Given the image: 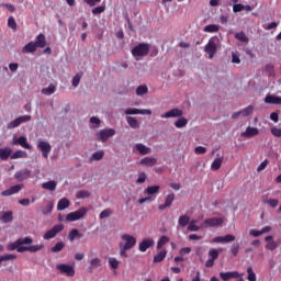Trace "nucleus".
<instances>
[{
	"mask_svg": "<svg viewBox=\"0 0 281 281\" xmlns=\"http://www.w3.org/2000/svg\"><path fill=\"white\" fill-rule=\"evenodd\" d=\"M266 104H281V97H276L273 94H267L265 98Z\"/></svg>",
	"mask_w": 281,
	"mask_h": 281,
	"instance_id": "nucleus-24",
	"label": "nucleus"
},
{
	"mask_svg": "<svg viewBox=\"0 0 281 281\" xmlns=\"http://www.w3.org/2000/svg\"><path fill=\"white\" fill-rule=\"evenodd\" d=\"M235 38L240 41V43H249V37L245 34V32H238L235 34Z\"/></svg>",
	"mask_w": 281,
	"mask_h": 281,
	"instance_id": "nucleus-40",
	"label": "nucleus"
},
{
	"mask_svg": "<svg viewBox=\"0 0 281 281\" xmlns=\"http://www.w3.org/2000/svg\"><path fill=\"white\" fill-rule=\"evenodd\" d=\"M199 229H202L201 226H196V220H192L189 222L188 232H199Z\"/></svg>",
	"mask_w": 281,
	"mask_h": 281,
	"instance_id": "nucleus-48",
	"label": "nucleus"
},
{
	"mask_svg": "<svg viewBox=\"0 0 281 281\" xmlns=\"http://www.w3.org/2000/svg\"><path fill=\"white\" fill-rule=\"evenodd\" d=\"M173 202H175V193H170L167 195L165 200V204H160L158 206V210L164 211L166 210V207H170V205H172Z\"/></svg>",
	"mask_w": 281,
	"mask_h": 281,
	"instance_id": "nucleus-21",
	"label": "nucleus"
},
{
	"mask_svg": "<svg viewBox=\"0 0 281 281\" xmlns=\"http://www.w3.org/2000/svg\"><path fill=\"white\" fill-rule=\"evenodd\" d=\"M136 150H138L140 155H148L150 153V148L146 147V145L142 143L136 144Z\"/></svg>",
	"mask_w": 281,
	"mask_h": 281,
	"instance_id": "nucleus-33",
	"label": "nucleus"
},
{
	"mask_svg": "<svg viewBox=\"0 0 281 281\" xmlns=\"http://www.w3.org/2000/svg\"><path fill=\"white\" fill-rule=\"evenodd\" d=\"M139 165L147 166L148 168H153V166L157 165V159L150 158V157H145V158L140 159Z\"/></svg>",
	"mask_w": 281,
	"mask_h": 281,
	"instance_id": "nucleus-25",
	"label": "nucleus"
},
{
	"mask_svg": "<svg viewBox=\"0 0 281 281\" xmlns=\"http://www.w3.org/2000/svg\"><path fill=\"white\" fill-rule=\"evenodd\" d=\"M69 207V199L63 198L57 203V210L58 212H63V210H67Z\"/></svg>",
	"mask_w": 281,
	"mask_h": 281,
	"instance_id": "nucleus-27",
	"label": "nucleus"
},
{
	"mask_svg": "<svg viewBox=\"0 0 281 281\" xmlns=\"http://www.w3.org/2000/svg\"><path fill=\"white\" fill-rule=\"evenodd\" d=\"M27 158V153L23 150H16L11 155V159H25Z\"/></svg>",
	"mask_w": 281,
	"mask_h": 281,
	"instance_id": "nucleus-35",
	"label": "nucleus"
},
{
	"mask_svg": "<svg viewBox=\"0 0 281 281\" xmlns=\"http://www.w3.org/2000/svg\"><path fill=\"white\" fill-rule=\"evenodd\" d=\"M54 210V202H50L44 210L43 214H52V211Z\"/></svg>",
	"mask_w": 281,
	"mask_h": 281,
	"instance_id": "nucleus-62",
	"label": "nucleus"
},
{
	"mask_svg": "<svg viewBox=\"0 0 281 281\" xmlns=\"http://www.w3.org/2000/svg\"><path fill=\"white\" fill-rule=\"evenodd\" d=\"M247 273H248V277H247L248 281H256L257 280L256 272H254L252 267L247 268Z\"/></svg>",
	"mask_w": 281,
	"mask_h": 281,
	"instance_id": "nucleus-50",
	"label": "nucleus"
},
{
	"mask_svg": "<svg viewBox=\"0 0 281 281\" xmlns=\"http://www.w3.org/2000/svg\"><path fill=\"white\" fill-rule=\"evenodd\" d=\"M195 155H205L207 153V148L203 146H198L194 148Z\"/></svg>",
	"mask_w": 281,
	"mask_h": 281,
	"instance_id": "nucleus-56",
	"label": "nucleus"
},
{
	"mask_svg": "<svg viewBox=\"0 0 281 281\" xmlns=\"http://www.w3.org/2000/svg\"><path fill=\"white\" fill-rule=\"evenodd\" d=\"M223 225V217H211L206 218L201 225L202 229H207V227H218Z\"/></svg>",
	"mask_w": 281,
	"mask_h": 281,
	"instance_id": "nucleus-8",
	"label": "nucleus"
},
{
	"mask_svg": "<svg viewBox=\"0 0 281 281\" xmlns=\"http://www.w3.org/2000/svg\"><path fill=\"white\" fill-rule=\"evenodd\" d=\"M42 249H45V245H43V244H37V245L29 246V251L31 254H36V251H41Z\"/></svg>",
	"mask_w": 281,
	"mask_h": 281,
	"instance_id": "nucleus-45",
	"label": "nucleus"
},
{
	"mask_svg": "<svg viewBox=\"0 0 281 281\" xmlns=\"http://www.w3.org/2000/svg\"><path fill=\"white\" fill-rule=\"evenodd\" d=\"M168 243H170V238L168 236H161L158 239L157 249H161V247H164V245H168Z\"/></svg>",
	"mask_w": 281,
	"mask_h": 281,
	"instance_id": "nucleus-43",
	"label": "nucleus"
},
{
	"mask_svg": "<svg viewBox=\"0 0 281 281\" xmlns=\"http://www.w3.org/2000/svg\"><path fill=\"white\" fill-rule=\"evenodd\" d=\"M243 10H245V4L237 3L233 5L234 12H243Z\"/></svg>",
	"mask_w": 281,
	"mask_h": 281,
	"instance_id": "nucleus-63",
	"label": "nucleus"
},
{
	"mask_svg": "<svg viewBox=\"0 0 281 281\" xmlns=\"http://www.w3.org/2000/svg\"><path fill=\"white\" fill-rule=\"evenodd\" d=\"M243 117H247L248 115H251L254 113V105H248L244 110L239 112Z\"/></svg>",
	"mask_w": 281,
	"mask_h": 281,
	"instance_id": "nucleus-47",
	"label": "nucleus"
},
{
	"mask_svg": "<svg viewBox=\"0 0 281 281\" xmlns=\"http://www.w3.org/2000/svg\"><path fill=\"white\" fill-rule=\"evenodd\" d=\"M16 144L26 150H32V145L27 143V137L25 136H20L13 140V145L16 146Z\"/></svg>",
	"mask_w": 281,
	"mask_h": 281,
	"instance_id": "nucleus-17",
	"label": "nucleus"
},
{
	"mask_svg": "<svg viewBox=\"0 0 281 281\" xmlns=\"http://www.w3.org/2000/svg\"><path fill=\"white\" fill-rule=\"evenodd\" d=\"M10 157H12V149L11 148H0V159L2 161H7V159H9Z\"/></svg>",
	"mask_w": 281,
	"mask_h": 281,
	"instance_id": "nucleus-26",
	"label": "nucleus"
},
{
	"mask_svg": "<svg viewBox=\"0 0 281 281\" xmlns=\"http://www.w3.org/2000/svg\"><path fill=\"white\" fill-rule=\"evenodd\" d=\"M178 223L180 227H186L190 223V216L188 215H182L179 217Z\"/></svg>",
	"mask_w": 281,
	"mask_h": 281,
	"instance_id": "nucleus-44",
	"label": "nucleus"
},
{
	"mask_svg": "<svg viewBox=\"0 0 281 281\" xmlns=\"http://www.w3.org/2000/svg\"><path fill=\"white\" fill-rule=\"evenodd\" d=\"M8 25L11 27V30H16V20H14V16H10L8 19Z\"/></svg>",
	"mask_w": 281,
	"mask_h": 281,
	"instance_id": "nucleus-58",
	"label": "nucleus"
},
{
	"mask_svg": "<svg viewBox=\"0 0 281 281\" xmlns=\"http://www.w3.org/2000/svg\"><path fill=\"white\" fill-rule=\"evenodd\" d=\"M30 177H32V171H30V169L20 170L14 173V179H16V181H25V179H30Z\"/></svg>",
	"mask_w": 281,
	"mask_h": 281,
	"instance_id": "nucleus-15",
	"label": "nucleus"
},
{
	"mask_svg": "<svg viewBox=\"0 0 281 281\" xmlns=\"http://www.w3.org/2000/svg\"><path fill=\"white\" fill-rule=\"evenodd\" d=\"M260 135V130L258 127L248 126L245 132L240 134V137H246L247 139Z\"/></svg>",
	"mask_w": 281,
	"mask_h": 281,
	"instance_id": "nucleus-14",
	"label": "nucleus"
},
{
	"mask_svg": "<svg viewBox=\"0 0 281 281\" xmlns=\"http://www.w3.org/2000/svg\"><path fill=\"white\" fill-rule=\"evenodd\" d=\"M148 52H150V45L140 43L132 48V56H134V58H140L142 56H148Z\"/></svg>",
	"mask_w": 281,
	"mask_h": 281,
	"instance_id": "nucleus-1",
	"label": "nucleus"
},
{
	"mask_svg": "<svg viewBox=\"0 0 281 281\" xmlns=\"http://www.w3.org/2000/svg\"><path fill=\"white\" fill-rule=\"evenodd\" d=\"M148 93V87L147 86H138L136 88V95H146Z\"/></svg>",
	"mask_w": 281,
	"mask_h": 281,
	"instance_id": "nucleus-51",
	"label": "nucleus"
},
{
	"mask_svg": "<svg viewBox=\"0 0 281 281\" xmlns=\"http://www.w3.org/2000/svg\"><path fill=\"white\" fill-rule=\"evenodd\" d=\"M159 186L147 187L144 193L148 194L149 196H153V194H157L159 192Z\"/></svg>",
	"mask_w": 281,
	"mask_h": 281,
	"instance_id": "nucleus-36",
	"label": "nucleus"
},
{
	"mask_svg": "<svg viewBox=\"0 0 281 281\" xmlns=\"http://www.w3.org/2000/svg\"><path fill=\"white\" fill-rule=\"evenodd\" d=\"M23 190V184H15L1 192V196H12V194H19Z\"/></svg>",
	"mask_w": 281,
	"mask_h": 281,
	"instance_id": "nucleus-13",
	"label": "nucleus"
},
{
	"mask_svg": "<svg viewBox=\"0 0 281 281\" xmlns=\"http://www.w3.org/2000/svg\"><path fill=\"white\" fill-rule=\"evenodd\" d=\"M221 166H223V157L215 158L211 164V170H221Z\"/></svg>",
	"mask_w": 281,
	"mask_h": 281,
	"instance_id": "nucleus-31",
	"label": "nucleus"
},
{
	"mask_svg": "<svg viewBox=\"0 0 281 281\" xmlns=\"http://www.w3.org/2000/svg\"><path fill=\"white\" fill-rule=\"evenodd\" d=\"M217 41H218V38L211 37L209 40L207 44L204 46V52H205V54H209L210 60H212V58H214V56L216 55V52L218 50V46L216 44Z\"/></svg>",
	"mask_w": 281,
	"mask_h": 281,
	"instance_id": "nucleus-2",
	"label": "nucleus"
},
{
	"mask_svg": "<svg viewBox=\"0 0 281 281\" xmlns=\"http://www.w3.org/2000/svg\"><path fill=\"white\" fill-rule=\"evenodd\" d=\"M103 157H104V151L101 150V151L93 153L91 159H93L94 161H100L101 159H103Z\"/></svg>",
	"mask_w": 281,
	"mask_h": 281,
	"instance_id": "nucleus-53",
	"label": "nucleus"
},
{
	"mask_svg": "<svg viewBox=\"0 0 281 281\" xmlns=\"http://www.w3.org/2000/svg\"><path fill=\"white\" fill-rule=\"evenodd\" d=\"M57 186L58 184L56 183V181L50 180V181L44 182L42 184V188H43V190H48L49 192H54L56 190Z\"/></svg>",
	"mask_w": 281,
	"mask_h": 281,
	"instance_id": "nucleus-28",
	"label": "nucleus"
},
{
	"mask_svg": "<svg viewBox=\"0 0 281 281\" xmlns=\"http://www.w3.org/2000/svg\"><path fill=\"white\" fill-rule=\"evenodd\" d=\"M36 49H38V46H36V43L30 42L22 48V53L23 54H34V52H36Z\"/></svg>",
	"mask_w": 281,
	"mask_h": 281,
	"instance_id": "nucleus-23",
	"label": "nucleus"
},
{
	"mask_svg": "<svg viewBox=\"0 0 281 281\" xmlns=\"http://www.w3.org/2000/svg\"><path fill=\"white\" fill-rule=\"evenodd\" d=\"M98 267H102V260L100 258L91 259L89 269H98Z\"/></svg>",
	"mask_w": 281,
	"mask_h": 281,
	"instance_id": "nucleus-39",
	"label": "nucleus"
},
{
	"mask_svg": "<svg viewBox=\"0 0 281 281\" xmlns=\"http://www.w3.org/2000/svg\"><path fill=\"white\" fill-rule=\"evenodd\" d=\"M37 148L41 150L42 156L44 157V159H48L49 153H52V145H49L48 142L38 140L37 142Z\"/></svg>",
	"mask_w": 281,
	"mask_h": 281,
	"instance_id": "nucleus-9",
	"label": "nucleus"
},
{
	"mask_svg": "<svg viewBox=\"0 0 281 281\" xmlns=\"http://www.w3.org/2000/svg\"><path fill=\"white\" fill-rule=\"evenodd\" d=\"M127 124L131 126V128H139V122H137V119L133 116H127Z\"/></svg>",
	"mask_w": 281,
	"mask_h": 281,
	"instance_id": "nucleus-41",
	"label": "nucleus"
},
{
	"mask_svg": "<svg viewBox=\"0 0 281 281\" xmlns=\"http://www.w3.org/2000/svg\"><path fill=\"white\" fill-rule=\"evenodd\" d=\"M220 27L216 24H209L204 27V32H207L210 34L214 33V32H218Z\"/></svg>",
	"mask_w": 281,
	"mask_h": 281,
	"instance_id": "nucleus-49",
	"label": "nucleus"
},
{
	"mask_svg": "<svg viewBox=\"0 0 281 281\" xmlns=\"http://www.w3.org/2000/svg\"><path fill=\"white\" fill-rule=\"evenodd\" d=\"M65 249V243L58 241L55 244L54 247L50 248L53 254H58V251H63Z\"/></svg>",
	"mask_w": 281,
	"mask_h": 281,
	"instance_id": "nucleus-38",
	"label": "nucleus"
},
{
	"mask_svg": "<svg viewBox=\"0 0 281 281\" xmlns=\"http://www.w3.org/2000/svg\"><path fill=\"white\" fill-rule=\"evenodd\" d=\"M76 238H78V228L71 229L68 234V240H70V243H74Z\"/></svg>",
	"mask_w": 281,
	"mask_h": 281,
	"instance_id": "nucleus-52",
	"label": "nucleus"
},
{
	"mask_svg": "<svg viewBox=\"0 0 281 281\" xmlns=\"http://www.w3.org/2000/svg\"><path fill=\"white\" fill-rule=\"evenodd\" d=\"M265 240L267 243L266 249H268L269 251H276V249H278V243L273 240V236H267Z\"/></svg>",
	"mask_w": 281,
	"mask_h": 281,
	"instance_id": "nucleus-20",
	"label": "nucleus"
},
{
	"mask_svg": "<svg viewBox=\"0 0 281 281\" xmlns=\"http://www.w3.org/2000/svg\"><path fill=\"white\" fill-rule=\"evenodd\" d=\"M86 214H87V209L81 207L78 211L68 213L66 215V221H68V223H74L76 221H80V218H83Z\"/></svg>",
	"mask_w": 281,
	"mask_h": 281,
	"instance_id": "nucleus-5",
	"label": "nucleus"
},
{
	"mask_svg": "<svg viewBox=\"0 0 281 281\" xmlns=\"http://www.w3.org/2000/svg\"><path fill=\"white\" fill-rule=\"evenodd\" d=\"M125 114H126V115H139V109H136V108H128V109L125 111Z\"/></svg>",
	"mask_w": 281,
	"mask_h": 281,
	"instance_id": "nucleus-57",
	"label": "nucleus"
},
{
	"mask_svg": "<svg viewBox=\"0 0 281 281\" xmlns=\"http://www.w3.org/2000/svg\"><path fill=\"white\" fill-rule=\"evenodd\" d=\"M121 241L119 245L121 247H125L126 249H133L137 245V238L135 236L130 235V234H123L121 235Z\"/></svg>",
	"mask_w": 281,
	"mask_h": 281,
	"instance_id": "nucleus-3",
	"label": "nucleus"
},
{
	"mask_svg": "<svg viewBox=\"0 0 281 281\" xmlns=\"http://www.w3.org/2000/svg\"><path fill=\"white\" fill-rule=\"evenodd\" d=\"M271 133L274 137H281V128L272 127Z\"/></svg>",
	"mask_w": 281,
	"mask_h": 281,
	"instance_id": "nucleus-64",
	"label": "nucleus"
},
{
	"mask_svg": "<svg viewBox=\"0 0 281 281\" xmlns=\"http://www.w3.org/2000/svg\"><path fill=\"white\" fill-rule=\"evenodd\" d=\"M176 128H183V126H188V119L180 117L175 122Z\"/></svg>",
	"mask_w": 281,
	"mask_h": 281,
	"instance_id": "nucleus-42",
	"label": "nucleus"
},
{
	"mask_svg": "<svg viewBox=\"0 0 281 281\" xmlns=\"http://www.w3.org/2000/svg\"><path fill=\"white\" fill-rule=\"evenodd\" d=\"M30 120H32L31 115H22L13 121H11L8 124V128L12 130V128H19V126H21V124H24V122H30Z\"/></svg>",
	"mask_w": 281,
	"mask_h": 281,
	"instance_id": "nucleus-10",
	"label": "nucleus"
},
{
	"mask_svg": "<svg viewBox=\"0 0 281 281\" xmlns=\"http://www.w3.org/2000/svg\"><path fill=\"white\" fill-rule=\"evenodd\" d=\"M183 115V111L180 109H171L168 112L160 115L162 120H168V117H181Z\"/></svg>",
	"mask_w": 281,
	"mask_h": 281,
	"instance_id": "nucleus-12",
	"label": "nucleus"
},
{
	"mask_svg": "<svg viewBox=\"0 0 281 281\" xmlns=\"http://www.w3.org/2000/svg\"><path fill=\"white\" fill-rule=\"evenodd\" d=\"M220 278L223 281H229L234 278H240V273H238L237 271H233V272H221L220 273Z\"/></svg>",
	"mask_w": 281,
	"mask_h": 281,
	"instance_id": "nucleus-19",
	"label": "nucleus"
},
{
	"mask_svg": "<svg viewBox=\"0 0 281 281\" xmlns=\"http://www.w3.org/2000/svg\"><path fill=\"white\" fill-rule=\"evenodd\" d=\"M56 269L60 271V273L68 276V278H74L76 276V269H74V266H69L67 263H59L56 266Z\"/></svg>",
	"mask_w": 281,
	"mask_h": 281,
	"instance_id": "nucleus-6",
	"label": "nucleus"
},
{
	"mask_svg": "<svg viewBox=\"0 0 281 281\" xmlns=\"http://www.w3.org/2000/svg\"><path fill=\"white\" fill-rule=\"evenodd\" d=\"M109 265L112 269H119L120 268V261L115 258L109 259Z\"/></svg>",
	"mask_w": 281,
	"mask_h": 281,
	"instance_id": "nucleus-54",
	"label": "nucleus"
},
{
	"mask_svg": "<svg viewBox=\"0 0 281 281\" xmlns=\"http://www.w3.org/2000/svg\"><path fill=\"white\" fill-rule=\"evenodd\" d=\"M0 221H2V223H12V221H14V216L12 215V211L4 212L0 216Z\"/></svg>",
	"mask_w": 281,
	"mask_h": 281,
	"instance_id": "nucleus-30",
	"label": "nucleus"
},
{
	"mask_svg": "<svg viewBox=\"0 0 281 281\" xmlns=\"http://www.w3.org/2000/svg\"><path fill=\"white\" fill-rule=\"evenodd\" d=\"M113 135H115V130L113 128H105V130H101L98 134L97 137L100 142H108L109 138L113 137Z\"/></svg>",
	"mask_w": 281,
	"mask_h": 281,
	"instance_id": "nucleus-11",
	"label": "nucleus"
},
{
	"mask_svg": "<svg viewBox=\"0 0 281 281\" xmlns=\"http://www.w3.org/2000/svg\"><path fill=\"white\" fill-rule=\"evenodd\" d=\"M154 245L155 240L153 238L143 239V241L138 245V249L144 254L145 251H148V249H150V247Z\"/></svg>",
	"mask_w": 281,
	"mask_h": 281,
	"instance_id": "nucleus-16",
	"label": "nucleus"
},
{
	"mask_svg": "<svg viewBox=\"0 0 281 281\" xmlns=\"http://www.w3.org/2000/svg\"><path fill=\"white\" fill-rule=\"evenodd\" d=\"M32 243H34V241L30 237L19 238L14 243L9 244L7 246V249H8V251H14L18 249L19 245H32Z\"/></svg>",
	"mask_w": 281,
	"mask_h": 281,
	"instance_id": "nucleus-7",
	"label": "nucleus"
},
{
	"mask_svg": "<svg viewBox=\"0 0 281 281\" xmlns=\"http://www.w3.org/2000/svg\"><path fill=\"white\" fill-rule=\"evenodd\" d=\"M10 260H16V255L5 254L0 256V267L2 262H8Z\"/></svg>",
	"mask_w": 281,
	"mask_h": 281,
	"instance_id": "nucleus-37",
	"label": "nucleus"
},
{
	"mask_svg": "<svg viewBox=\"0 0 281 281\" xmlns=\"http://www.w3.org/2000/svg\"><path fill=\"white\" fill-rule=\"evenodd\" d=\"M262 203H265L266 205H270V207H276L277 205H279L280 201H278L277 199H269L267 195H263Z\"/></svg>",
	"mask_w": 281,
	"mask_h": 281,
	"instance_id": "nucleus-29",
	"label": "nucleus"
},
{
	"mask_svg": "<svg viewBox=\"0 0 281 281\" xmlns=\"http://www.w3.org/2000/svg\"><path fill=\"white\" fill-rule=\"evenodd\" d=\"M104 10H106V7L104 5L95 7L94 9H92V14H102Z\"/></svg>",
	"mask_w": 281,
	"mask_h": 281,
	"instance_id": "nucleus-59",
	"label": "nucleus"
},
{
	"mask_svg": "<svg viewBox=\"0 0 281 281\" xmlns=\"http://www.w3.org/2000/svg\"><path fill=\"white\" fill-rule=\"evenodd\" d=\"M91 193L89 191H79L77 193V199H89Z\"/></svg>",
	"mask_w": 281,
	"mask_h": 281,
	"instance_id": "nucleus-55",
	"label": "nucleus"
},
{
	"mask_svg": "<svg viewBox=\"0 0 281 281\" xmlns=\"http://www.w3.org/2000/svg\"><path fill=\"white\" fill-rule=\"evenodd\" d=\"M209 256H210V258H211L212 260H216V259L218 258V250H216V249H211V250L209 251Z\"/></svg>",
	"mask_w": 281,
	"mask_h": 281,
	"instance_id": "nucleus-61",
	"label": "nucleus"
},
{
	"mask_svg": "<svg viewBox=\"0 0 281 281\" xmlns=\"http://www.w3.org/2000/svg\"><path fill=\"white\" fill-rule=\"evenodd\" d=\"M65 229V226L63 224H57L53 228L48 229L44 235V240H52V238H56L60 232Z\"/></svg>",
	"mask_w": 281,
	"mask_h": 281,
	"instance_id": "nucleus-4",
	"label": "nucleus"
},
{
	"mask_svg": "<svg viewBox=\"0 0 281 281\" xmlns=\"http://www.w3.org/2000/svg\"><path fill=\"white\" fill-rule=\"evenodd\" d=\"M166 256H168V251L166 250H161L160 252H158L155 257H154V262H164V260L166 259Z\"/></svg>",
	"mask_w": 281,
	"mask_h": 281,
	"instance_id": "nucleus-34",
	"label": "nucleus"
},
{
	"mask_svg": "<svg viewBox=\"0 0 281 281\" xmlns=\"http://www.w3.org/2000/svg\"><path fill=\"white\" fill-rule=\"evenodd\" d=\"M43 95H53V93H56V86L49 85L47 88L42 89Z\"/></svg>",
	"mask_w": 281,
	"mask_h": 281,
	"instance_id": "nucleus-32",
	"label": "nucleus"
},
{
	"mask_svg": "<svg viewBox=\"0 0 281 281\" xmlns=\"http://www.w3.org/2000/svg\"><path fill=\"white\" fill-rule=\"evenodd\" d=\"M113 215V210L111 209H105L103 210L100 215H99V218L102 221L104 218H109V216H112Z\"/></svg>",
	"mask_w": 281,
	"mask_h": 281,
	"instance_id": "nucleus-46",
	"label": "nucleus"
},
{
	"mask_svg": "<svg viewBox=\"0 0 281 281\" xmlns=\"http://www.w3.org/2000/svg\"><path fill=\"white\" fill-rule=\"evenodd\" d=\"M234 240H236V236L228 234L226 236H216L212 239V243H234Z\"/></svg>",
	"mask_w": 281,
	"mask_h": 281,
	"instance_id": "nucleus-18",
	"label": "nucleus"
},
{
	"mask_svg": "<svg viewBox=\"0 0 281 281\" xmlns=\"http://www.w3.org/2000/svg\"><path fill=\"white\" fill-rule=\"evenodd\" d=\"M240 250V245L236 244L231 247V254L233 256H238V251Z\"/></svg>",
	"mask_w": 281,
	"mask_h": 281,
	"instance_id": "nucleus-60",
	"label": "nucleus"
},
{
	"mask_svg": "<svg viewBox=\"0 0 281 281\" xmlns=\"http://www.w3.org/2000/svg\"><path fill=\"white\" fill-rule=\"evenodd\" d=\"M35 45L41 49L47 47V40L45 38V34L41 33L36 36Z\"/></svg>",
	"mask_w": 281,
	"mask_h": 281,
	"instance_id": "nucleus-22",
	"label": "nucleus"
}]
</instances>
